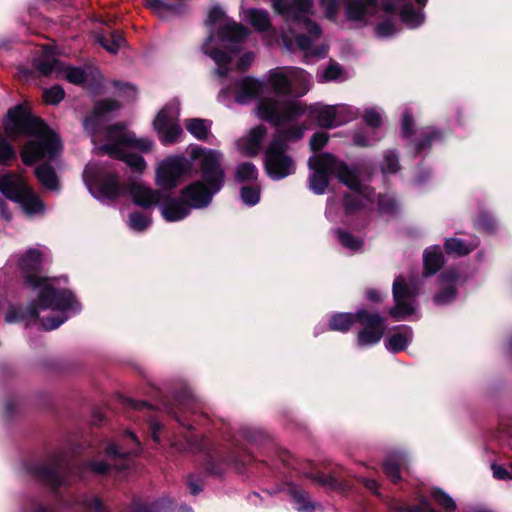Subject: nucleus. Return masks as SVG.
I'll use <instances>...</instances> for the list:
<instances>
[{
    "instance_id": "1",
    "label": "nucleus",
    "mask_w": 512,
    "mask_h": 512,
    "mask_svg": "<svg viewBox=\"0 0 512 512\" xmlns=\"http://www.w3.org/2000/svg\"><path fill=\"white\" fill-rule=\"evenodd\" d=\"M305 109L299 101H280L275 98H264L256 107V115L278 128L265 152V168L268 175L276 180L291 175L295 164L287 154V142L298 140L303 136L304 127L296 125L295 121Z\"/></svg>"
},
{
    "instance_id": "2",
    "label": "nucleus",
    "mask_w": 512,
    "mask_h": 512,
    "mask_svg": "<svg viewBox=\"0 0 512 512\" xmlns=\"http://www.w3.org/2000/svg\"><path fill=\"white\" fill-rule=\"evenodd\" d=\"M191 157L200 161L203 182H195L182 192L188 204L180 200H173L161 208L162 216L166 221L174 222L185 218L190 207L201 208L206 206L214 193L220 190L224 173L220 167L222 154L217 150L201 147L193 148Z\"/></svg>"
},
{
    "instance_id": "3",
    "label": "nucleus",
    "mask_w": 512,
    "mask_h": 512,
    "mask_svg": "<svg viewBox=\"0 0 512 512\" xmlns=\"http://www.w3.org/2000/svg\"><path fill=\"white\" fill-rule=\"evenodd\" d=\"M3 132L6 138L15 140L22 135L33 136L21 151L22 161L31 165L41 159L57 156L62 145L56 136L41 120L32 117L22 106H15L8 111Z\"/></svg>"
},
{
    "instance_id": "4",
    "label": "nucleus",
    "mask_w": 512,
    "mask_h": 512,
    "mask_svg": "<svg viewBox=\"0 0 512 512\" xmlns=\"http://www.w3.org/2000/svg\"><path fill=\"white\" fill-rule=\"evenodd\" d=\"M41 253L37 249H30L20 261V267L26 281L33 288H40V298L32 314L39 317L46 330L57 328L65 321L62 313L71 307L72 294L69 291H56L51 280L42 278L40 273Z\"/></svg>"
},
{
    "instance_id": "5",
    "label": "nucleus",
    "mask_w": 512,
    "mask_h": 512,
    "mask_svg": "<svg viewBox=\"0 0 512 512\" xmlns=\"http://www.w3.org/2000/svg\"><path fill=\"white\" fill-rule=\"evenodd\" d=\"M207 22L211 26L220 25L217 35L211 34L203 44V51L215 61V75L222 79L232 69V58L222 49L235 53L234 45L242 42L248 36L249 30L241 24L228 21L220 7L210 10Z\"/></svg>"
},
{
    "instance_id": "6",
    "label": "nucleus",
    "mask_w": 512,
    "mask_h": 512,
    "mask_svg": "<svg viewBox=\"0 0 512 512\" xmlns=\"http://www.w3.org/2000/svg\"><path fill=\"white\" fill-rule=\"evenodd\" d=\"M313 6L312 0H275L274 10L283 14L290 25V34H283V42L286 47H292V38H295L297 46L307 54L321 57L326 53V47L314 49L313 43L320 36V28L310 19L307 14L310 13Z\"/></svg>"
},
{
    "instance_id": "7",
    "label": "nucleus",
    "mask_w": 512,
    "mask_h": 512,
    "mask_svg": "<svg viewBox=\"0 0 512 512\" xmlns=\"http://www.w3.org/2000/svg\"><path fill=\"white\" fill-rule=\"evenodd\" d=\"M309 167L313 170L310 176V189L316 194L324 193L328 186V175L336 174L341 182L357 194L369 197L372 190L362 184L356 171L338 162L330 154L314 155L309 159Z\"/></svg>"
},
{
    "instance_id": "8",
    "label": "nucleus",
    "mask_w": 512,
    "mask_h": 512,
    "mask_svg": "<svg viewBox=\"0 0 512 512\" xmlns=\"http://www.w3.org/2000/svg\"><path fill=\"white\" fill-rule=\"evenodd\" d=\"M153 142L147 138H137L134 133L122 126H115L107 132V143L99 150L111 157L119 158L127 163L134 171L142 172L146 168L144 159L136 154L128 153L129 149L148 152Z\"/></svg>"
},
{
    "instance_id": "9",
    "label": "nucleus",
    "mask_w": 512,
    "mask_h": 512,
    "mask_svg": "<svg viewBox=\"0 0 512 512\" xmlns=\"http://www.w3.org/2000/svg\"><path fill=\"white\" fill-rule=\"evenodd\" d=\"M355 319L363 326L358 334V344L360 346H369L380 341L385 327L383 319L378 314L366 311H358L355 316L350 313H339L331 318L330 326L333 330L347 331L353 325Z\"/></svg>"
},
{
    "instance_id": "10",
    "label": "nucleus",
    "mask_w": 512,
    "mask_h": 512,
    "mask_svg": "<svg viewBox=\"0 0 512 512\" xmlns=\"http://www.w3.org/2000/svg\"><path fill=\"white\" fill-rule=\"evenodd\" d=\"M83 177L89 191L97 198L115 199L120 194L116 177L99 165L89 164Z\"/></svg>"
},
{
    "instance_id": "11",
    "label": "nucleus",
    "mask_w": 512,
    "mask_h": 512,
    "mask_svg": "<svg viewBox=\"0 0 512 512\" xmlns=\"http://www.w3.org/2000/svg\"><path fill=\"white\" fill-rule=\"evenodd\" d=\"M179 104L171 103L163 108L154 120V129L164 144H171L182 134L181 127L177 124Z\"/></svg>"
},
{
    "instance_id": "12",
    "label": "nucleus",
    "mask_w": 512,
    "mask_h": 512,
    "mask_svg": "<svg viewBox=\"0 0 512 512\" xmlns=\"http://www.w3.org/2000/svg\"><path fill=\"white\" fill-rule=\"evenodd\" d=\"M189 170L190 165L183 157H168L156 168V183L163 189H172L178 185L180 178Z\"/></svg>"
},
{
    "instance_id": "13",
    "label": "nucleus",
    "mask_w": 512,
    "mask_h": 512,
    "mask_svg": "<svg viewBox=\"0 0 512 512\" xmlns=\"http://www.w3.org/2000/svg\"><path fill=\"white\" fill-rule=\"evenodd\" d=\"M43 54L45 59L38 64V70L43 75L57 73L74 84H81L85 82V72L80 68L65 66L57 59H54V51L51 48H45L43 50Z\"/></svg>"
},
{
    "instance_id": "14",
    "label": "nucleus",
    "mask_w": 512,
    "mask_h": 512,
    "mask_svg": "<svg viewBox=\"0 0 512 512\" xmlns=\"http://www.w3.org/2000/svg\"><path fill=\"white\" fill-rule=\"evenodd\" d=\"M415 295L416 290L408 287L403 278L395 279L393 283L395 306L390 311L391 316L396 320H400L413 314L415 310L413 306Z\"/></svg>"
},
{
    "instance_id": "15",
    "label": "nucleus",
    "mask_w": 512,
    "mask_h": 512,
    "mask_svg": "<svg viewBox=\"0 0 512 512\" xmlns=\"http://www.w3.org/2000/svg\"><path fill=\"white\" fill-rule=\"evenodd\" d=\"M266 84L277 94H292L291 67H276L266 74Z\"/></svg>"
},
{
    "instance_id": "16",
    "label": "nucleus",
    "mask_w": 512,
    "mask_h": 512,
    "mask_svg": "<svg viewBox=\"0 0 512 512\" xmlns=\"http://www.w3.org/2000/svg\"><path fill=\"white\" fill-rule=\"evenodd\" d=\"M28 188L24 179L18 174L0 175V193L12 201H16Z\"/></svg>"
},
{
    "instance_id": "17",
    "label": "nucleus",
    "mask_w": 512,
    "mask_h": 512,
    "mask_svg": "<svg viewBox=\"0 0 512 512\" xmlns=\"http://www.w3.org/2000/svg\"><path fill=\"white\" fill-rule=\"evenodd\" d=\"M266 134V127L263 125H258L252 128L238 141V147L240 151L247 156L256 155L260 150L262 141L264 140Z\"/></svg>"
},
{
    "instance_id": "18",
    "label": "nucleus",
    "mask_w": 512,
    "mask_h": 512,
    "mask_svg": "<svg viewBox=\"0 0 512 512\" xmlns=\"http://www.w3.org/2000/svg\"><path fill=\"white\" fill-rule=\"evenodd\" d=\"M130 195L135 204L144 208L157 204L161 199V193L159 191H154L138 182L131 185Z\"/></svg>"
},
{
    "instance_id": "19",
    "label": "nucleus",
    "mask_w": 512,
    "mask_h": 512,
    "mask_svg": "<svg viewBox=\"0 0 512 512\" xmlns=\"http://www.w3.org/2000/svg\"><path fill=\"white\" fill-rule=\"evenodd\" d=\"M263 89V84L252 77H245L237 83L236 101L246 103L257 97Z\"/></svg>"
},
{
    "instance_id": "20",
    "label": "nucleus",
    "mask_w": 512,
    "mask_h": 512,
    "mask_svg": "<svg viewBox=\"0 0 512 512\" xmlns=\"http://www.w3.org/2000/svg\"><path fill=\"white\" fill-rule=\"evenodd\" d=\"M15 202L19 203L23 211L29 216L44 212L43 203L30 188H28Z\"/></svg>"
},
{
    "instance_id": "21",
    "label": "nucleus",
    "mask_w": 512,
    "mask_h": 512,
    "mask_svg": "<svg viewBox=\"0 0 512 512\" xmlns=\"http://www.w3.org/2000/svg\"><path fill=\"white\" fill-rule=\"evenodd\" d=\"M292 94L305 95L311 87L309 74L301 68L291 67Z\"/></svg>"
},
{
    "instance_id": "22",
    "label": "nucleus",
    "mask_w": 512,
    "mask_h": 512,
    "mask_svg": "<svg viewBox=\"0 0 512 512\" xmlns=\"http://www.w3.org/2000/svg\"><path fill=\"white\" fill-rule=\"evenodd\" d=\"M146 6L161 18L176 15L180 8V1L146 0Z\"/></svg>"
},
{
    "instance_id": "23",
    "label": "nucleus",
    "mask_w": 512,
    "mask_h": 512,
    "mask_svg": "<svg viewBox=\"0 0 512 512\" xmlns=\"http://www.w3.org/2000/svg\"><path fill=\"white\" fill-rule=\"evenodd\" d=\"M375 0H348L347 16L352 20L364 19L374 8Z\"/></svg>"
},
{
    "instance_id": "24",
    "label": "nucleus",
    "mask_w": 512,
    "mask_h": 512,
    "mask_svg": "<svg viewBox=\"0 0 512 512\" xmlns=\"http://www.w3.org/2000/svg\"><path fill=\"white\" fill-rule=\"evenodd\" d=\"M412 339V332L409 328L403 327L400 331L394 333L386 341L387 350L396 353L406 348Z\"/></svg>"
},
{
    "instance_id": "25",
    "label": "nucleus",
    "mask_w": 512,
    "mask_h": 512,
    "mask_svg": "<svg viewBox=\"0 0 512 512\" xmlns=\"http://www.w3.org/2000/svg\"><path fill=\"white\" fill-rule=\"evenodd\" d=\"M244 18L259 32L270 28V18L264 10L248 9L244 11Z\"/></svg>"
},
{
    "instance_id": "26",
    "label": "nucleus",
    "mask_w": 512,
    "mask_h": 512,
    "mask_svg": "<svg viewBox=\"0 0 512 512\" xmlns=\"http://www.w3.org/2000/svg\"><path fill=\"white\" fill-rule=\"evenodd\" d=\"M442 254L438 247H431L424 252V273L432 275L442 266Z\"/></svg>"
},
{
    "instance_id": "27",
    "label": "nucleus",
    "mask_w": 512,
    "mask_h": 512,
    "mask_svg": "<svg viewBox=\"0 0 512 512\" xmlns=\"http://www.w3.org/2000/svg\"><path fill=\"white\" fill-rule=\"evenodd\" d=\"M186 129L197 139L205 140L210 134L211 123L204 119H189L187 120Z\"/></svg>"
},
{
    "instance_id": "28",
    "label": "nucleus",
    "mask_w": 512,
    "mask_h": 512,
    "mask_svg": "<svg viewBox=\"0 0 512 512\" xmlns=\"http://www.w3.org/2000/svg\"><path fill=\"white\" fill-rule=\"evenodd\" d=\"M318 123L322 127H334L341 125V120L337 117V109L334 106H323L317 110Z\"/></svg>"
},
{
    "instance_id": "29",
    "label": "nucleus",
    "mask_w": 512,
    "mask_h": 512,
    "mask_svg": "<svg viewBox=\"0 0 512 512\" xmlns=\"http://www.w3.org/2000/svg\"><path fill=\"white\" fill-rule=\"evenodd\" d=\"M402 22L409 28H415L424 21L422 11L416 12L411 5H404L400 11Z\"/></svg>"
},
{
    "instance_id": "30",
    "label": "nucleus",
    "mask_w": 512,
    "mask_h": 512,
    "mask_svg": "<svg viewBox=\"0 0 512 512\" xmlns=\"http://www.w3.org/2000/svg\"><path fill=\"white\" fill-rule=\"evenodd\" d=\"M317 77L321 83L336 81L344 79L345 72L338 63L331 62L325 69L318 72Z\"/></svg>"
},
{
    "instance_id": "31",
    "label": "nucleus",
    "mask_w": 512,
    "mask_h": 512,
    "mask_svg": "<svg viewBox=\"0 0 512 512\" xmlns=\"http://www.w3.org/2000/svg\"><path fill=\"white\" fill-rule=\"evenodd\" d=\"M35 173L43 186L51 190L57 188V177L54 170L50 166L41 165L36 169Z\"/></svg>"
},
{
    "instance_id": "32",
    "label": "nucleus",
    "mask_w": 512,
    "mask_h": 512,
    "mask_svg": "<svg viewBox=\"0 0 512 512\" xmlns=\"http://www.w3.org/2000/svg\"><path fill=\"white\" fill-rule=\"evenodd\" d=\"M477 247V243L465 244L458 239H449L445 243V249L448 253L455 254L457 256H463Z\"/></svg>"
},
{
    "instance_id": "33",
    "label": "nucleus",
    "mask_w": 512,
    "mask_h": 512,
    "mask_svg": "<svg viewBox=\"0 0 512 512\" xmlns=\"http://www.w3.org/2000/svg\"><path fill=\"white\" fill-rule=\"evenodd\" d=\"M97 41L110 53H116L125 43L123 36L119 32H112L109 40L103 35H99Z\"/></svg>"
},
{
    "instance_id": "34",
    "label": "nucleus",
    "mask_w": 512,
    "mask_h": 512,
    "mask_svg": "<svg viewBox=\"0 0 512 512\" xmlns=\"http://www.w3.org/2000/svg\"><path fill=\"white\" fill-rule=\"evenodd\" d=\"M256 177L257 169L252 163H243L236 170V178L239 181H250L256 179Z\"/></svg>"
},
{
    "instance_id": "35",
    "label": "nucleus",
    "mask_w": 512,
    "mask_h": 512,
    "mask_svg": "<svg viewBox=\"0 0 512 512\" xmlns=\"http://www.w3.org/2000/svg\"><path fill=\"white\" fill-rule=\"evenodd\" d=\"M16 157L14 148L7 140L0 136V165H7L8 162Z\"/></svg>"
},
{
    "instance_id": "36",
    "label": "nucleus",
    "mask_w": 512,
    "mask_h": 512,
    "mask_svg": "<svg viewBox=\"0 0 512 512\" xmlns=\"http://www.w3.org/2000/svg\"><path fill=\"white\" fill-rule=\"evenodd\" d=\"M437 503L447 511H453L456 508L454 500L440 489H434L432 492Z\"/></svg>"
},
{
    "instance_id": "37",
    "label": "nucleus",
    "mask_w": 512,
    "mask_h": 512,
    "mask_svg": "<svg viewBox=\"0 0 512 512\" xmlns=\"http://www.w3.org/2000/svg\"><path fill=\"white\" fill-rule=\"evenodd\" d=\"M150 218L141 213H132L130 215L129 226L136 231H142L150 225Z\"/></svg>"
},
{
    "instance_id": "38",
    "label": "nucleus",
    "mask_w": 512,
    "mask_h": 512,
    "mask_svg": "<svg viewBox=\"0 0 512 512\" xmlns=\"http://www.w3.org/2000/svg\"><path fill=\"white\" fill-rule=\"evenodd\" d=\"M64 98V90L60 86H53L52 88L43 92V99L48 104H57Z\"/></svg>"
},
{
    "instance_id": "39",
    "label": "nucleus",
    "mask_w": 512,
    "mask_h": 512,
    "mask_svg": "<svg viewBox=\"0 0 512 512\" xmlns=\"http://www.w3.org/2000/svg\"><path fill=\"white\" fill-rule=\"evenodd\" d=\"M119 107L118 103L114 100H104L99 102L94 108V119L102 117L104 114L110 111H114Z\"/></svg>"
},
{
    "instance_id": "40",
    "label": "nucleus",
    "mask_w": 512,
    "mask_h": 512,
    "mask_svg": "<svg viewBox=\"0 0 512 512\" xmlns=\"http://www.w3.org/2000/svg\"><path fill=\"white\" fill-rule=\"evenodd\" d=\"M128 436L131 438V440L135 444V449L131 450L130 452H125V451L120 450L118 448V446H116L115 444H112L107 448V453L111 456H119V457L125 456L127 454H131V453H138L139 447H140V442L138 441L137 437L133 433L129 432Z\"/></svg>"
},
{
    "instance_id": "41",
    "label": "nucleus",
    "mask_w": 512,
    "mask_h": 512,
    "mask_svg": "<svg viewBox=\"0 0 512 512\" xmlns=\"http://www.w3.org/2000/svg\"><path fill=\"white\" fill-rule=\"evenodd\" d=\"M338 237L342 245L351 250H358L362 246V242L359 239H355L346 232L338 231Z\"/></svg>"
},
{
    "instance_id": "42",
    "label": "nucleus",
    "mask_w": 512,
    "mask_h": 512,
    "mask_svg": "<svg viewBox=\"0 0 512 512\" xmlns=\"http://www.w3.org/2000/svg\"><path fill=\"white\" fill-rule=\"evenodd\" d=\"M241 198L248 205H255L259 201V190L245 187L241 191Z\"/></svg>"
},
{
    "instance_id": "43",
    "label": "nucleus",
    "mask_w": 512,
    "mask_h": 512,
    "mask_svg": "<svg viewBox=\"0 0 512 512\" xmlns=\"http://www.w3.org/2000/svg\"><path fill=\"white\" fill-rule=\"evenodd\" d=\"M334 108L337 109V117L341 120V124L353 119L356 115L355 111L345 104L335 105Z\"/></svg>"
},
{
    "instance_id": "44",
    "label": "nucleus",
    "mask_w": 512,
    "mask_h": 512,
    "mask_svg": "<svg viewBox=\"0 0 512 512\" xmlns=\"http://www.w3.org/2000/svg\"><path fill=\"white\" fill-rule=\"evenodd\" d=\"M320 5L327 18H333L339 8L338 0H320Z\"/></svg>"
},
{
    "instance_id": "45",
    "label": "nucleus",
    "mask_w": 512,
    "mask_h": 512,
    "mask_svg": "<svg viewBox=\"0 0 512 512\" xmlns=\"http://www.w3.org/2000/svg\"><path fill=\"white\" fill-rule=\"evenodd\" d=\"M364 120L368 125L378 127L382 123V116L375 109H369L364 113Z\"/></svg>"
},
{
    "instance_id": "46",
    "label": "nucleus",
    "mask_w": 512,
    "mask_h": 512,
    "mask_svg": "<svg viewBox=\"0 0 512 512\" xmlns=\"http://www.w3.org/2000/svg\"><path fill=\"white\" fill-rule=\"evenodd\" d=\"M384 471L388 477H390L393 481H397L400 479L399 467L396 462L391 459H388L384 463Z\"/></svg>"
},
{
    "instance_id": "47",
    "label": "nucleus",
    "mask_w": 512,
    "mask_h": 512,
    "mask_svg": "<svg viewBox=\"0 0 512 512\" xmlns=\"http://www.w3.org/2000/svg\"><path fill=\"white\" fill-rule=\"evenodd\" d=\"M494 478L498 480H512V470L509 471L506 468L498 464H492L491 466Z\"/></svg>"
},
{
    "instance_id": "48",
    "label": "nucleus",
    "mask_w": 512,
    "mask_h": 512,
    "mask_svg": "<svg viewBox=\"0 0 512 512\" xmlns=\"http://www.w3.org/2000/svg\"><path fill=\"white\" fill-rule=\"evenodd\" d=\"M396 32L395 24L391 21H385L377 26L376 33L380 37H388Z\"/></svg>"
},
{
    "instance_id": "49",
    "label": "nucleus",
    "mask_w": 512,
    "mask_h": 512,
    "mask_svg": "<svg viewBox=\"0 0 512 512\" xmlns=\"http://www.w3.org/2000/svg\"><path fill=\"white\" fill-rule=\"evenodd\" d=\"M382 169L385 173H394L398 170V159L393 154L385 156Z\"/></svg>"
},
{
    "instance_id": "50",
    "label": "nucleus",
    "mask_w": 512,
    "mask_h": 512,
    "mask_svg": "<svg viewBox=\"0 0 512 512\" xmlns=\"http://www.w3.org/2000/svg\"><path fill=\"white\" fill-rule=\"evenodd\" d=\"M328 141V135L324 132H319L313 135L310 139V147L312 150L321 149Z\"/></svg>"
},
{
    "instance_id": "51",
    "label": "nucleus",
    "mask_w": 512,
    "mask_h": 512,
    "mask_svg": "<svg viewBox=\"0 0 512 512\" xmlns=\"http://www.w3.org/2000/svg\"><path fill=\"white\" fill-rule=\"evenodd\" d=\"M455 297V290L449 287L435 296V302L438 304L449 303Z\"/></svg>"
},
{
    "instance_id": "52",
    "label": "nucleus",
    "mask_w": 512,
    "mask_h": 512,
    "mask_svg": "<svg viewBox=\"0 0 512 512\" xmlns=\"http://www.w3.org/2000/svg\"><path fill=\"white\" fill-rule=\"evenodd\" d=\"M254 61V54L251 52L244 53L238 60L236 66L238 70H245Z\"/></svg>"
},
{
    "instance_id": "53",
    "label": "nucleus",
    "mask_w": 512,
    "mask_h": 512,
    "mask_svg": "<svg viewBox=\"0 0 512 512\" xmlns=\"http://www.w3.org/2000/svg\"><path fill=\"white\" fill-rule=\"evenodd\" d=\"M412 124H413V119L411 118V116L408 114H405L403 116V120H402V132L405 136H409L411 134L410 128H411Z\"/></svg>"
},
{
    "instance_id": "54",
    "label": "nucleus",
    "mask_w": 512,
    "mask_h": 512,
    "mask_svg": "<svg viewBox=\"0 0 512 512\" xmlns=\"http://www.w3.org/2000/svg\"><path fill=\"white\" fill-rule=\"evenodd\" d=\"M0 217L6 221H10L12 219V216L8 211L7 204L2 199H0Z\"/></svg>"
},
{
    "instance_id": "55",
    "label": "nucleus",
    "mask_w": 512,
    "mask_h": 512,
    "mask_svg": "<svg viewBox=\"0 0 512 512\" xmlns=\"http://www.w3.org/2000/svg\"><path fill=\"white\" fill-rule=\"evenodd\" d=\"M18 319H19V315L15 309H11L10 311H8L5 316V320L8 323L16 322V321H18Z\"/></svg>"
},
{
    "instance_id": "56",
    "label": "nucleus",
    "mask_w": 512,
    "mask_h": 512,
    "mask_svg": "<svg viewBox=\"0 0 512 512\" xmlns=\"http://www.w3.org/2000/svg\"><path fill=\"white\" fill-rule=\"evenodd\" d=\"M92 469L96 471L97 473H104L107 471V465L103 462L100 463H93Z\"/></svg>"
},
{
    "instance_id": "57",
    "label": "nucleus",
    "mask_w": 512,
    "mask_h": 512,
    "mask_svg": "<svg viewBox=\"0 0 512 512\" xmlns=\"http://www.w3.org/2000/svg\"><path fill=\"white\" fill-rule=\"evenodd\" d=\"M367 295H368V298L372 301H380L381 300L380 294L375 290H369L367 292Z\"/></svg>"
},
{
    "instance_id": "58",
    "label": "nucleus",
    "mask_w": 512,
    "mask_h": 512,
    "mask_svg": "<svg viewBox=\"0 0 512 512\" xmlns=\"http://www.w3.org/2000/svg\"><path fill=\"white\" fill-rule=\"evenodd\" d=\"M151 428H152V431H153V433H152V437H153V439H154L155 441H159V437H158V434H157V431H158V429L160 428L159 424H157V423H152V424H151Z\"/></svg>"
},
{
    "instance_id": "59",
    "label": "nucleus",
    "mask_w": 512,
    "mask_h": 512,
    "mask_svg": "<svg viewBox=\"0 0 512 512\" xmlns=\"http://www.w3.org/2000/svg\"><path fill=\"white\" fill-rule=\"evenodd\" d=\"M355 143L359 146H366V145H369L370 143L366 140H362L360 139L358 136L355 137L354 139Z\"/></svg>"
},
{
    "instance_id": "60",
    "label": "nucleus",
    "mask_w": 512,
    "mask_h": 512,
    "mask_svg": "<svg viewBox=\"0 0 512 512\" xmlns=\"http://www.w3.org/2000/svg\"><path fill=\"white\" fill-rule=\"evenodd\" d=\"M455 278V275L448 277L447 275H442L441 280L445 283H450Z\"/></svg>"
},
{
    "instance_id": "61",
    "label": "nucleus",
    "mask_w": 512,
    "mask_h": 512,
    "mask_svg": "<svg viewBox=\"0 0 512 512\" xmlns=\"http://www.w3.org/2000/svg\"><path fill=\"white\" fill-rule=\"evenodd\" d=\"M132 405L135 409H140L144 406H146L145 402H132Z\"/></svg>"
},
{
    "instance_id": "62",
    "label": "nucleus",
    "mask_w": 512,
    "mask_h": 512,
    "mask_svg": "<svg viewBox=\"0 0 512 512\" xmlns=\"http://www.w3.org/2000/svg\"><path fill=\"white\" fill-rule=\"evenodd\" d=\"M384 9H385L386 11H392V10H394V9H395V5H394V4H391V3H386V4H384Z\"/></svg>"
},
{
    "instance_id": "63",
    "label": "nucleus",
    "mask_w": 512,
    "mask_h": 512,
    "mask_svg": "<svg viewBox=\"0 0 512 512\" xmlns=\"http://www.w3.org/2000/svg\"><path fill=\"white\" fill-rule=\"evenodd\" d=\"M190 487H191V491H192L193 494L198 493L199 490H200V488L198 486L194 485V484H191Z\"/></svg>"
},
{
    "instance_id": "64",
    "label": "nucleus",
    "mask_w": 512,
    "mask_h": 512,
    "mask_svg": "<svg viewBox=\"0 0 512 512\" xmlns=\"http://www.w3.org/2000/svg\"><path fill=\"white\" fill-rule=\"evenodd\" d=\"M345 206L348 210H353V207L350 205L349 198L345 200Z\"/></svg>"
}]
</instances>
